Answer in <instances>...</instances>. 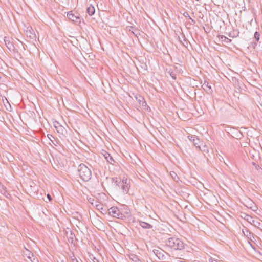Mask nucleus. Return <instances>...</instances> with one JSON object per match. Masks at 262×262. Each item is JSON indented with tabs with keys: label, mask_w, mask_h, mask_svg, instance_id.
<instances>
[{
	"label": "nucleus",
	"mask_w": 262,
	"mask_h": 262,
	"mask_svg": "<svg viewBox=\"0 0 262 262\" xmlns=\"http://www.w3.org/2000/svg\"><path fill=\"white\" fill-rule=\"evenodd\" d=\"M78 173L79 177L83 182H88L92 177L91 169L84 164L81 163L78 167Z\"/></svg>",
	"instance_id": "1"
},
{
	"label": "nucleus",
	"mask_w": 262,
	"mask_h": 262,
	"mask_svg": "<svg viewBox=\"0 0 262 262\" xmlns=\"http://www.w3.org/2000/svg\"><path fill=\"white\" fill-rule=\"evenodd\" d=\"M165 244L176 250H181L184 248V243L180 239L174 237H170L166 240Z\"/></svg>",
	"instance_id": "2"
},
{
	"label": "nucleus",
	"mask_w": 262,
	"mask_h": 262,
	"mask_svg": "<svg viewBox=\"0 0 262 262\" xmlns=\"http://www.w3.org/2000/svg\"><path fill=\"white\" fill-rule=\"evenodd\" d=\"M108 214L113 217L124 220L126 218V216L122 213L120 210L115 206L112 207L107 209Z\"/></svg>",
	"instance_id": "3"
},
{
	"label": "nucleus",
	"mask_w": 262,
	"mask_h": 262,
	"mask_svg": "<svg viewBox=\"0 0 262 262\" xmlns=\"http://www.w3.org/2000/svg\"><path fill=\"white\" fill-rule=\"evenodd\" d=\"M26 35L30 39L35 40L36 36L34 30L31 27H27L25 30Z\"/></svg>",
	"instance_id": "4"
},
{
	"label": "nucleus",
	"mask_w": 262,
	"mask_h": 262,
	"mask_svg": "<svg viewBox=\"0 0 262 262\" xmlns=\"http://www.w3.org/2000/svg\"><path fill=\"white\" fill-rule=\"evenodd\" d=\"M120 186L121 188L122 192L123 193H127L129 190V188L130 187L127 179H124L123 178V180H122V182L121 183Z\"/></svg>",
	"instance_id": "5"
},
{
	"label": "nucleus",
	"mask_w": 262,
	"mask_h": 262,
	"mask_svg": "<svg viewBox=\"0 0 262 262\" xmlns=\"http://www.w3.org/2000/svg\"><path fill=\"white\" fill-rule=\"evenodd\" d=\"M67 17L72 21L75 22L76 23H80V18L79 17V16L75 15L74 13H72V11L69 12L67 14Z\"/></svg>",
	"instance_id": "6"
},
{
	"label": "nucleus",
	"mask_w": 262,
	"mask_h": 262,
	"mask_svg": "<svg viewBox=\"0 0 262 262\" xmlns=\"http://www.w3.org/2000/svg\"><path fill=\"white\" fill-rule=\"evenodd\" d=\"M202 89L208 94H211L213 91L211 88V85L207 81H205L204 83L202 85Z\"/></svg>",
	"instance_id": "7"
},
{
	"label": "nucleus",
	"mask_w": 262,
	"mask_h": 262,
	"mask_svg": "<svg viewBox=\"0 0 262 262\" xmlns=\"http://www.w3.org/2000/svg\"><path fill=\"white\" fill-rule=\"evenodd\" d=\"M103 155L104 158L106 159L108 163L112 165H114L115 161L114 160L113 158L111 156V155L108 152H107L106 151H104Z\"/></svg>",
	"instance_id": "8"
},
{
	"label": "nucleus",
	"mask_w": 262,
	"mask_h": 262,
	"mask_svg": "<svg viewBox=\"0 0 262 262\" xmlns=\"http://www.w3.org/2000/svg\"><path fill=\"white\" fill-rule=\"evenodd\" d=\"M27 257V258L31 261V262H38V259L36 258L35 256L34 255L33 253H32L30 251L27 250V253H25Z\"/></svg>",
	"instance_id": "9"
},
{
	"label": "nucleus",
	"mask_w": 262,
	"mask_h": 262,
	"mask_svg": "<svg viewBox=\"0 0 262 262\" xmlns=\"http://www.w3.org/2000/svg\"><path fill=\"white\" fill-rule=\"evenodd\" d=\"M66 236L68 242L71 244H73L74 239L76 238L75 234L70 230L69 232L66 231Z\"/></svg>",
	"instance_id": "10"
},
{
	"label": "nucleus",
	"mask_w": 262,
	"mask_h": 262,
	"mask_svg": "<svg viewBox=\"0 0 262 262\" xmlns=\"http://www.w3.org/2000/svg\"><path fill=\"white\" fill-rule=\"evenodd\" d=\"M4 40L5 43V45L10 51L14 50V47L9 37H5Z\"/></svg>",
	"instance_id": "11"
},
{
	"label": "nucleus",
	"mask_w": 262,
	"mask_h": 262,
	"mask_svg": "<svg viewBox=\"0 0 262 262\" xmlns=\"http://www.w3.org/2000/svg\"><path fill=\"white\" fill-rule=\"evenodd\" d=\"M189 140L193 142L194 146L198 148L199 147V143H200V140L196 136H189Z\"/></svg>",
	"instance_id": "12"
},
{
	"label": "nucleus",
	"mask_w": 262,
	"mask_h": 262,
	"mask_svg": "<svg viewBox=\"0 0 262 262\" xmlns=\"http://www.w3.org/2000/svg\"><path fill=\"white\" fill-rule=\"evenodd\" d=\"M163 251L158 249H154L153 252L159 258H163L164 257V254L163 253Z\"/></svg>",
	"instance_id": "13"
},
{
	"label": "nucleus",
	"mask_w": 262,
	"mask_h": 262,
	"mask_svg": "<svg viewBox=\"0 0 262 262\" xmlns=\"http://www.w3.org/2000/svg\"><path fill=\"white\" fill-rule=\"evenodd\" d=\"M87 13L89 15L92 16L94 14L95 12V9L94 6L92 5H90L86 9Z\"/></svg>",
	"instance_id": "14"
},
{
	"label": "nucleus",
	"mask_w": 262,
	"mask_h": 262,
	"mask_svg": "<svg viewBox=\"0 0 262 262\" xmlns=\"http://www.w3.org/2000/svg\"><path fill=\"white\" fill-rule=\"evenodd\" d=\"M139 224L144 229H151L152 228V225L145 222L140 221Z\"/></svg>",
	"instance_id": "15"
},
{
	"label": "nucleus",
	"mask_w": 262,
	"mask_h": 262,
	"mask_svg": "<svg viewBox=\"0 0 262 262\" xmlns=\"http://www.w3.org/2000/svg\"><path fill=\"white\" fill-rule=\"evenodd\" d=\"M129 31L131 32L135 36L137 37L140 35L139 31L138 29H135L134 27H130Z\"/></svg>",
	"instance_id": "16"
},
{
	"label": "nucleus",
	"mask_w": 262,
	"mask_h": 262,
	"mask_svg": "<svg viewBox=\"0 0 262 262\" xmlns=\"http://www.w3.org/2000/svg\"><path fill=\"white\" fill-rule=\"evenodd\" d=\"M182 38L183 39V42L180 37H179V40L182 43L183 46L186 47L188 45L187 39L186 38L185 35L183 34H182Z\"/></svg>",
	"instance_id": "17"
},
{
	"label": "nucleus",
	"mask_w": 262,
	"mask_h": 262,
	"mask_svg": "<svg viewBox=\"0 0 262 262\" xmlns=\"http://www.w3.org/2000/svg\"><path fill=\"white\" fill-rule=\"evenodd\" d=\"M242 231L246 237H248V238H251L252 233L250 231L248 230V229L245 228V229H243Z\"/></svg>",
	"instance_id": "18"
},
{
	"label": "nucleus",
	"mask_w": 262,
	"mask_h": 262,
	"mask_svg": "<svg viewBox=\"0 0 262 262\" xmlns=\"http://www.w3.org/2000/svg\"><path fill=\"white\" fill-rule=\"evenodd\" d=\"M130 259L133 261V262H142L139 258L138 257L135 255V254H132L129 256Z\"/></svg>",
	"instance_id": "19"
},
{
	"label": "nucleus",
	"mask_w": 262,
	"mask_h": 262,
	"mask_svg": "<svg viewBox=\"0 0 262 262\" xmlns=\"http://www.w3.org/2000/svg\"><path fill=\"white\" fill-rule=\"evenodd\" d=\"M218 37L221 39L223 41L226 43H229L231 41V40L225 36L224 35H218Z\"/></svg>",
	"instance_id": "20"
},
{
	"label": "nucleus",
	"mask_w": 262,
	"mask_h": 262,
	"mask_svg": "<svg viewBox=\"0 0 262 262\" xmlns=\"http://www.w3.org/2000/svg\"><path fill=\"white\" fill-rule=\"evenodd\" d=\"M170 175L174 181L178 182L179 180V178L175 172L171 171L170 172Z\"/></svg>",
	"instance_id": "21"
},
{
	"label": "nucleus",
	"mask_w": 262,
	"mask_h": 262,
	"mask_svg": "<svg viewBox=\"0 0 262 262\" xmlns=\"http://www.w3.org/2000/svg\"><path fill=\"white\" fill-rule=\"evenodd\" d=\"M253 225L257 227L258 229L262 231V223H260L258 221H253Z\"/></svg>",
	"instance_id": "22"
},
{
	"label": "nucleus",
	"mask_w": 262,
	"mask_h": 262,
	"mask_svg": "<svg viewBox=\"0 0 262 262\" xmlns=\"http://www.w3.org/2000/svg\"><path fill=\"white\" fill-rule=\"evenodd\" d=\"M202 146L201 145H199L198 148L202 151L206 152L207 153L208 152V149L207 148V147L205 145H204L203 143L202 144Z\"/></svg>",
	"instance_id": "23"
},
{
	"label": "nucleus",
	"mask_w": 262,
	"mask_h": 262,
	"mask_svg": "<svg viewBox=\"0 0 262 262\" xmlns=\"http://www.w3.org/2000/svg\"><path fill=\"white\" fill-rule=\"evenodd\" d=\"M244 219L247 221L249 223H251L253 224V221H256L255 220H253V218L247 214L245 215V216L244 217Z\"/></svg>",
	"instance_id": "24"
},
{
	"label": "nucleus",
	"mask_w": 262,
	"mask_h": 262,
	"mask_svg": "<svg viewBox=\"0 0 262 262\" xmlns=\"http://www.w3.org/2000/svg\"><path fill=\"white\" fill-rule=\"evenodd\" d=\"M30 185H29L30 188H31V190L32 191H34V192H36V190H37V189H36V186L35 184V183L33 182H30Z\"/></svg>",
	"instance_id": "25"
},
{
	"label": "nucleus",
	"mask_w": 262,
	"mask_h": 262,
	"mask_svg": "<svg viewBox=\"0 0 262 262\" xmlns=\"http://www.w3.org/2000/svg\"><path fill=\"white\" fill-rule=\"evenodd\" d=\"M252 165L254 166L255 169L257 170L259 172H262V168L255 162H252Z\"/></svg>",
	"instance_id": "26"
},
{
	"label": "nucleus",
	"mask_w": 262,
	"mask_h": 262,
	"mask_svg": "<svg viewBox=\"0 0 262 262\" xmlns=\"http://www.w3.org/2000/svg\"><path fill=\"white\" fill-rule=\"evenodd\" d=\"M169 75L171 76V77L173 79L176 80L177 78V75L175 73H174L172 71L169 70L168 72Z\"/></svg>",
	"instance_id": "27"
},
{
	"label": "nucleus",
	"mask_w": 262,
	"mask_h": 262,
	"mask_svg": "<svg viewBox=\"0 0 262 262\" xmlns=\"http://www.w3.org/2000/svg\"><path fill=\"white\" fill-rule=\"evenodd\" d=\"M55 128H56V130L58 133H60L61 134H63V132L65 131L66 130L63 127L61 126L59 127L55 126Z\"/></svg>",
	"instance_id": "28"
},
{
	"label": "nucleus",
	"mask_w": 262,
	"mask_h": 262,
	"mask_svg": "<svg viewBox=\"0 0 262 262\" xmlns=\"http://www.w3.org/2000/svg\"><path fill=\"white\" fill-rule=\"evenodd\" d=\"M113 181L115 182V183L116 184V185L118 186L119 187H120V185L121 184V183L122 182V181L120 179H118V178H116L115 179H113Z\"/></svg>",
	"instance_id": "29"
},
{
	"label": "nucleus",
	"mask_w": 262,
	"mask_h": 262,
	"mask_svg": "<svg viewBox=\"0 0 262 262\" xmlns=\"http://www.w3.org/2000/svg\"><path fill=\"white\" fill-rule=\"evenodd\" d=\"M254 38L257 41H258L259 40V39H260V34L259 32L256 31L254 34Z\"/></svg>",
	"instance_id": "30"
},
{
	"label": "nucleus",
	"mask_w": 262,
	"mask_h": 262,
	"mask_svg": "<svg viewBox=\"0 0 262 262\" xmlns=\"http://www.w3.org/2000/svg\"><path fill=\"white\" fill-rule=\"evenodd\" d=\"M183 15H184L185 17H189V18L190 19H191V21H192V22H193L194 23H195V21H194L193 19H192V18L190 17V16H189V14H188L187 12H185V13L183 14Z\"/></svg>",
	"instance_id": "31"
},
{
	"label": "nucleus",
	"mask_w": 262,
	"mask_h": 262,
	"mask_svg": "<svg viewBox=\"0 0 262 262\" xmlns=\"http://www.w3.org/2000/svg\"><path fill=\"white\" fill-rule=\"evenodd\" d=\"M94 205L96 206V207L98 210H100L101 207H102V205L101 204H98L97 201L95 202Z\"/></svg>",
	"instance_id": "32"
},
{
	"label": "nucleus",
	"mask_w": 262,
	"mask_h": 262,
	"mask_svg": "<svg viewBox=\"0 0 262 262\" xmlns=\"http://www.w3.org/2000/svg\"><path fill=\"white\" fill-rule=\"evenodd\" d=\"M140 98L142 99V102L141 103V105L144 106H146L147 107V108H149V107L148 106V105H147V103L144 100V99L143 98H142V97H140Z\"/></svg>",
	"instance_id": "33"
},
{
	"label": "nucleus",
	"mask_w": 262,
	"mask_h": 262,
	"mask_svg": "<svg viewBox=\"0 0 262 262\" xmlns=\"http://www.w3.org/2000/svg\"><path fill=\"white\" fill-rule=\"evenodd\" d=\"M48 138H49V139L50 140V141H51L53 144H54V143H53V141H52V139H51V138H54V137H53L52 135H50V134H48Z\"/></svg>",
	"instance_id": "34"
},
{
	"label": "nucleus",
	"mask_w": 262,
	"mask_h": 262,
	"mask_svg": "<svg viewBox=\"0 0 262 262\" xmlns=\"http://www.w3.org/2000/svg\"><path fill=\"white\" fill-rule=\"evenodd\" d=\"M209 262H218V261L215 259H213L212 258H211L209 260Z\"/></svg>",
	"instance_id": "35"
},
{
	"label": "nucleus",
	"mask_w": 262,
	"mask_h": 262,
	"mask_svg": "<svg viewBox=\"0 0 262 262\" xmlns=\"http://www.w3.org/2000/svg\"><path fill=\"white\" fill-rule=\"evenodd\" d=\"M100 210H101V212H103V211H104L106 213V212H107V210H106V209L105 208L104 209L103 207H101Z\"/></svg>",
	"instance_id": "36"
},
{
	"label": "nucleus",
	"mask_w": 262,
	"mask_h": 262,
	"mask_svg": "<svg viewBox=\"0 0 262 262\" xmlns=\"http://www.w3.org/2000/svg\"><path fill=\"white\" fill-rule=\"evenodd\" d=\"M47 198L49 201H51L52 199L51 196L49 194H47Z\"/></svg>",
	"instance_id": "37"
},
{
	"label": "nucleus",
	"mask_w": 262,
	"mask_h": 262,
	"mask_svg": "<svg viewBox=\"0 0 262 262\" xmlns=\"http://www.w3.org/2000/svg\"><path fill=\"white\" fill-rule=\"evenodd\" d=\"M93 261V262H99L98 260L96 259L95 257H94Z\"/></svg>",
	"instance_id": "38"
},
{
	"label": "nucleus",
	"mask_w": 262,
	"mask_h": 262,
	"mask_svg": "<svg viewBox=\"0 0 262 262\" xmlns=\"http://www.w3.org/2000/svg\"><path fill=\"white\" fill-rule=\"evenodd\" d=\"M94 199H92V198H90V199H89L90 202H91V203H92L93 205V204H94L95 203H94L93 202H91V201H94Z\"/></svg>",
	"instance_id": "39"
},
{
	"label": "nucleus",
	"mask_w": 262,
	"mask_h": 262,
	"mask_svg": "<svg viewBox=\"0 0 262 262\" xmlns=\"http://www.w3.org/2000/svg\"><path fill=\"white\" fill-rule=\"evenodd\" d=\"M139 101H140V102H142V99L141 100L140 99H139Z\"/></svg>",
	"instance_id": "40"
},
{
	"label": "nucleus",
	"mask_w": 262,
	"mask_h": 262,
	"mask_svg": "<svg viewBox=\"0 0 262 262\" xmlns=\"http://www.w3.org/2000/svg\"><path fill=\"white\" fill-rule=\"evenodd\" d=\"M248 1L249 3L250 2V0H247Z\"/></svg>",
	"instance_id": "41"
},
{
	"label": "nucleus",
	"mask_w": 262,
	"mask_h": 262,
	"mask_svg": "<svg viewBox=\"0 0 262 262\" xmlns=\"http://www.w3.org/2000/svg\"><path fill=\"white\" fill-rule=\"evenodd\" d=\"M218 262H220V261H218Z\"/></svg>",
	"instance_id": "42"
}]
</instances>
